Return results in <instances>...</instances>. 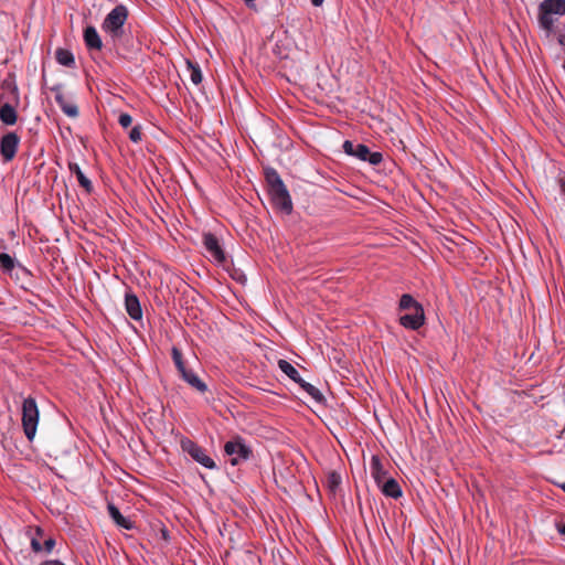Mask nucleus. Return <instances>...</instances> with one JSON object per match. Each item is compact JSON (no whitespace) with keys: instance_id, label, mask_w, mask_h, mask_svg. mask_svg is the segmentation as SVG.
I'll use <instances>...</instances> for the list:
<instances>
[{"instance_id":"f257e3e1","label":"nucleus","mask_w":565,"mask_h":565,"mask_svg":"<svg viewBox=\"0 0 565 565\" xmlns=\"http://www.w3.org/2000/svg\"><path fill=\"white\" fill-rule=\"evenodd\" d=\"M128 14L127 7L118 4L105 17L102 23V30L114 43L118 42L124 35V28Z\"/></svg>"},{"instance_id":"f03ea898","label":"nucleus","mask_w":565,"mask_h":565,"mask_svg":"<svg viewBox=\"0 0 565 565\" xmlns=\"http://www.w3.org/2000/svg\"><path fill=\"white\" fill-rule=\"evenodd\" d=\"M40 412L35 399L31 396L22 403V427L29 441H33L39 424Z\"/></svg>"},{"instance_id":"7ed1b4c3","label":"nucleus","mask_w":565,"mask_h":565,"mask_svg":"<svg viewBox=\"0 0 565 565\" xmlns=\"http://www.w3.org/2000/svg\"><path fill=\"white\" fill-rule=\"evenodd\" d=\"M550 14L564 15L565 0H544L540 3L539 24L547 33H551V21L547 19Z\"/></svg>"},{"instance_id":"20e7f679","label":"nucleus","mask_w":565,"mask_h":565,"mask_svg":"<svg viewBox=\"0 0 565 565\" xmlns=\"http://www.w3.org/2000/svg\"><path fill=\"white\" fill-rule=\"evenodd\" d=\"M342 148L347 154L355 157L362 161H367L373 166L380 164L383 160L381 152H371L369 147L363 143H355L351 140H345Z\"/></svg>"},{"instance_id":"39448f33","label":"nucleus","mask_w":565,"mask_h":565,"mask_svg":"<svg viewBox=\"0 0 565 565\" xmlns=\"http://www.w3.org/2000/svg\"><path fill=\"white\" fill-rule=\"evenodd\" d=\"M224 451L228 457L227 463L233 468L247 459V447L241 438L227 441L224 446Z\"/></svg>"},{"instance_id":"423d86ee","label":"nucleus","mask_w":565,"mask_h":565,"mask_svg":"<svg viewBox=\"0 0 565 565\" xmlns=\"http://www.w3.org/2000/svg\"><path fill=\"white\" fill-rule=\"evenodd\" d=\"M182 449L186 451L195 461L203 467L212 469L215 467L214 460L205 452V450L198 444L190 439L181 441Z\"/></svg>"},{"instance_id":"0eeeda50","label":"nucleus","mask_w":565,"mask_h":565,"mask_svg":"<svg viewBox=\"0 0 565 565\" xmlns=\"http://www.w3.org/2000/svg\"><path fill=\"white\" fill-rule=\"evenodd\" d=\"M17 269L15 278L19 279L20 275L23 276H31V271L20 263H18L11 255L8 253H0V270L4 275H9L10 277H13V271Z\"/></svg>"},{"instance_id":"6e6552de","label":"nucleus","mask_w":565,"mask_h":565,"mask_svg":"<svg viewBox=\"0 0 565 565\" xmlns=\"http://www.w3.org/2000/svg\"><path fill=\"white\" fill-rule=\"evenodd\" d=\"M20 138L15 132H8L0 139V154L4 162L11 161L17 153Z\"/></svg>"},{"instance_id":"1a4fd4ad","label":"nucleus","mask_w":565,"mask_h":565,"mask_svg":"<svg viewBox=\"0 0 565 565\" xmlns=\"http://www.w3.org/2000/svg\"><path fill=\"white\" fill-rule=\"evenodd\" d=\"M271 202L275 207L280 210L285 214H290L292 211V201L289 192L285 185L273 189L269 191Z\"/></svg>"},{"instance_id":"9d476101","label":"nucleus","mask_w":565,"mask_h":565,"mask_svg":"<svg viewBox=\"0 0 565 565\" xmlns=\"http://www.w3.org/2000/svg\"><path fill=\"white\" fill-rule=\"evenodd\" d=\"M203 245L210 258L215 263L222 264L225 260V254L220 245L217 237L212 233L203 235Z\"/></svg>"},{"instance_id":"9b49d317","label":"nucleus","mask_w":565,"mask_h":565,"mask_svg":"<svg viewBox=\"0 0 565 565\" xmlns=\"http://www.w3.org/2000/svg\"><path fill=\"white\" fill-rule=\"evenodd\" d=\"M51 92L54 93L56 104L60 106V108L66 116L72 118L78 116V107L65 97V95L62 92L61 84L52 86Z\"/></svg>"},{"instance_id":"f8f14e48","label":"nucleus","mask_w":565,"mask_h":565,"mask_svg":"<svg viewBox=\"0 0 565 565\" xmlns=\"http://www.w3.org/2000/svg\"><path fill=\"white\" fill-rule=\"evenodd\" d=\"M425 322L423 306H418L415 310L409 311L399 318V323L411 330L419 329Z\"/></svg>"},{"instance_id":"ddd939ff","label":"nucleus","mask_w":565,"mask_h":565,"mask_svg":"<svg viewBox=\"0 0 565 565\" xmlns=\"http://www.w3.org/2000/svg\"><path fill=\"white\" fill-rule=\"evenodd\" d=\"M84 42L88 50L100 51L103 47V41L95 26L88 25L84 29Z\"/></svg>"},{"instance_id":"4468645a","label":"nucleus","mask_w":565,"mask_h":565,"mask_svg":"<svg viewBox=\"0 0 565 565\" xmlns=\"http://www.w3.org/2000/svg\"><path fill=\"white\" fill-rule=\"evenodd\" d=\"M125 308L128 316L134 320H140L142 318V309L139 299L134 294H126L125 296Z\"/></svg>"},{"instance_id":"2eb2a0df","label":"nucleus","mask_w":565,"mask_h":565,"mask_svg":"<svg viewBox=\"0 0 565 565\" xmlns=\"http://www.w3.org/2000/svg\"><path fill=\"white\" fill-rule=\"evenodd\" d=\"M370 469H371V476L373 477V479L377 486H380L384 480L390 478V477H387V472L384 469V466L377 456L372 457Z\"/></svg>"},{"instance_id":"dca6fc26","label":"nucleus","mask_w":565,"mask_h":565,"mask_svg":"<svg viewBox=\"0 0 565 565\" xmlns=\"http://www.w3.org/2000/svg\"><path fill=\"white\" fill-rule=\"evenodd\" d=\"M384 495L398 499L402 497L403 492L401 486L394 478H388L384 480L380 486H377Z\"/></svg>"},{"instance_id":"f3484780","label":"nucleus","mask_w":565,"mask_h":565,"mask_svg":"<svg viewBox=\"0 0 565 565\" xmlns=\"http://www.w3.org/2000/svg\"><path fill=\"white\" fill-rule=\"evenodd\" d=\"M107 510H108L109 516L113 519V521L118 526L126 529V530H130L134 527L132 522L129 519L125 518L115 504L108 503Z\"/></svg>"},{"instance_id":"a211bd4d","label":"nucleus","mask_w":565,"mask_h":565,"mask_svg":"<svg viewBox=\"0 0 565 565\" xmlns=\"http://www.w3.org/2000/svg\"><path fill=\"white\" fill-rule=\"evenodd\" d=\"M181 377L198 392L205 393L207 391L206 384L192 370H186Z\"/></svg>"},{"instance_id":"6ab92c4d","label":"nucleus","mask_w":565,"mask_h":565,"mask_svg":"<svg viewBox=\"0 0 565 565\" xmlns=\"http://www.w3.org/2000/svg\"><path fill=\"white\" fill-rule=\"evenodd\" d=\"M17 119H18V114H17L15 108L12 105L6 103L0 107V120L4 125L12 126L17 122Z\"/></svg>"},{"instance_id":"aec40b11","label":"nucleus","mask_w":565,"mask_h":565,"mask_svg":"<svg viewBox=\"0 0 565 565\" xmlns=\"http://www.w3.org/2000/svg\"><path fill=\"white\" fill-rule=\"evenodd\" d=\"M68 168L70 171L76 175L79 185L87 192H90L93 190L92 181L84 174L79 166L77 163H70Z\"/></svg>"},{"instance_id":"412c9836","label":"nucleus","mask_w":565,"mask_h":565,"mask_svg":"<svg viewBox=\"0 0 565 565\" xmlns=\"http://www.w3.org/2000/svg\"><path fill=\"white\" fill-rule=\"evenodd\" d=\"M278 367L290 380H292L296 383H300L301 377L299 375V372L296 370V367L291 363H289L288 361L281 359V360L278 361Z\"/></svg>"},{"instance_id":"4be33fe9","label":"nucleus","mask_w":565,"mask_h":565,"mask_svg":"<svg viewBox=\"0 0 565 565\" xmlns=\"http://www.w3.org/2000/svg\"><path fill=\"white\" fill-rule=\"evenodd\" d=\"M55 58L57 63L63 66L73 67L75 65L73 53L66 49H57L55 52Z\"/></svg>"},{"instance_id":"5701e85b","label":"nucleus","mask_w":565,"mask_h":565,"mask_svg":"<svg viewBox=\"0 0 565 565\" xmlns=\"http://www.w3.org/2000/svg\"><path fill=\"white\" fill-rule=\"evenodd\" d=\"M55 546V540L52 537H49L44 541V544L42 545L40 541L36 537L31 539V547L33 552L40 553L42 551H45L46 553L52 552V550Z\"/></svg>"},{"instance_id":"b1692460","label":"nucleus","mask_w":565,"mask_h":565,"mask_svg":"<svg viewBox=\"0 0 565 565\" xmlns=\"http://www.w3.org/2000/svg\"><path fill=\"white\" fill-rule=\"evenodd\" d=\"M299 386L309 395L311 396L317 403H322L324 401V397L322 393L312 384L306 382L301 379L300 383H298Z\"/></svg>"},{"instance_id":"393cba45","label":"nucleus","mask_w":565,"mask_h":565,"mask_svg":"<svg viewBox=\"0 0 565 565\" xmlns=\"http://www.w3.org/2000/svg\"><path fill=\"white\" fill-rule=\"evenodd\" d=\"M186 66L190 72V79L194 85L201 84L203 76L200 66L190 60H186Z\"/></svg>"},{"instance_id":"a878e982","label":"nucleus","mask_w":565,"mask_h":565,"mask_svg":"<svg viewBox=\"0 0 565 565\" xmlns=\"http://www.w3.org/2000/svg\"><path fill=\"white\" fill-rule=\"evenodd\" d=\"M266 181L268 183L269 191L285 185L281 178L274 169L266 170Z\"/></svg>"},{"instance_id":"bb28decb","label":"nucleus","mask_w":565,"mask_h":565,"mask_svg":"<svg viewBox=\"0 0 565 565\" xmlns=\"http://www.w3.org/2000/svg\"><path fill=\"white\" fill-rule=\"evenodd\" d=\"M418 306H422L419 302H417L413 296L409 294H404L399 299V309L405 311H413Z\"/></svg>"},{"instance_id":"cd10ccee","label":"nucleus","mask_w":565,"mask_h":565,"mask_svg":"<svg viewBox=\"0 0 565 565\" xmlns=\"http://www.w3.org/2000/svg\"><path fill=\"white\" fill-rule=\"evenodd\" d=\"M328 487L331 491H334L341 483V477L338 472L332 471L328 475Z\"/></svg>"},{"instance_id":"c85d7f7f","label":"nucleus","mask_w":565,"mask_h":565,"mask_svg":"<svg viewBox=\"0 0 565 565\" xmlns=\"http://www.w3.org/2000/svg\"><path fill=\"white\" fill-rule=\"evenodd\" d=\"M118 122L122 128H128L132 122V117L129 114L122 113L118 117Z\"/></svg>"},{"instance_id":"c756f323","label":"nucleus","mask_w":565,"mask_h":565,"mask_svg":"<svg viewBox=\"0 0 565 565\" xmlns=\"http://www.w3.org/2000/svg\"><path fill=\"white\" fill-rule=\"evenodd\" d=\"M129 139L132 142H139L141 140V127L135 126L129 132Z\"/></svg>"},{"instance_id":"7c9ffc66","label":"nucleus","mask_w":565,"mask_h":565,"mask_svg":"<svg viewBox=\"0 0 565 565\" xmlns=\"http://www.w3.org/2000/svg\"><path fill=\"white\" fill-rule=\"evenodd\" d=\"M171 356L174 364L183 360L182 352L177 347L172 348Z\"/></svg>"},{"instance_id":"2f4dec72","label":"nucleus","mask_w":565,"mask_h":565,"mask_svg":"<svg viewBox=\"0 0 565 565\" xmlns=\"http://www.w3.org/2000/svg\"><path fill=\"white\" fill-rule=\"evenodd\" d=\"M259 395H262V390L259 387H255L253 393H249L248 395L249 402H258L260 399Z\"/></svg>"},{"instance_id":"473e14b6","label":"nucleus","mask_w":565,"mask_h":565,"mask_svg":"<svg viewBox=\"0 0 565 565\" xmlns=\"http://www.w3.org/2000/svg\"><path fill=\"white\" fill-rule=\"evenodd\" d=\"M174 365H175L177 370L179 371L180 375H181L182 373H184V372L188 370V369L185 367V363H184V361H183V360H182V361H180V362H178V363H175Z\"/></svg>"},{"instance_id":"72a5a7b5","label":"nucleus","mask_w":565,"mask_h":565,"mask_svg":"<svg viewBox=\"0 0 565 565\" xmlns=\"http://www.w3.org/2000/svg\"><path fill=\"white\" fill-rule=\"evenodd\" d=\"M40 565H65V564H63L62 562H60L57 559H49V561L41 563Z\"/></svg>"},{"instance_id":"f704fd0d","label":"nucleus","mask_w":565,"mask_h":565,"mask_svg":"<svg viewBox=\"0 0 565 565\" xmlns=\"http://www.w3.org/2000/svg\"><path fill=\"white\" fill-rule=\"evenodd\" d=\"M556 17H557V15H554V14H550V17H547V19L551 21V32L553 31V29H554V24H555V22H556V20H557V18H556Z\"/></svg>"},{"instance_id":"c9c22d12","label":"nucleus","mask_w":565,"mask_h":565,"mask_svg":"<svg viewBox=\"0 0 565 565\" xmlns=\"http://www.w3.org/2000/svg\"><path fill=\"white\" fill-rule=\"evenodd\" d=\"M558 43L563 46H565V34H559L558 35Z\"/></svg>"},{"instance_id":"e433bc0d","label":"nucleus","mask_w":565,"mask_h":565,"mask_svg":"<svg viewBox=\"0 0 565 565\" xmlns=\"http://www.w3.org/2000/svg\"><path fill=\"white\" fill-rule=\"evenodd\" d=\"M323 2V0H311V3L315 6V7H319L321 6Z\"/></svg>"},{"instance_id":"4c0bfd02","label":"nucleus","mask_w":565,"mask_h":565,"mask_svg":"<svg viewBox=\"0 0 565 565\" xmlns=\"http://www.w3.org/2000/svg\"><path fill=\"white\" fill-rule=\"evenodd\" d=\"M561 534L565 535V523L558 527Z\"/></svg>"},{"instance_id":"58836bf2","label":"nucleus","mask_w":565,"mask_h":565,"mask_svg":"<svg viewBox=\"0 0 565 565\" xmlns=\"http://www.w3.org/2000/svg\"><path fill=\"white\" fill-rule=\"evenodd\" d=\"M36 534L38 535H41L42 534V530L40 527H36Z\"/></svg>"},{"instance_id":"ea45409f","label":"nucleus","mask_w":565,"mask_h":565,"mask_svg":"<svg viewBox=\"0 0 565 565\" xmlns=\"http://www.w3.org/2000/svg\"><path fill=\"white\" fill-rule=\"evenodd\" d=\"M253 1H254V0H249V10H250L252 8H254V4H252V2H253Z\"/></svg>"},{"instance_id":"a19ab883","label":"nucleus","mask_w":565,"mask_h":565,"mask_svg":"<svg viewBox=\"0 0 565 565\" xmlns=\"http://www.w3.org/2000/svg\"><path fill=\"white\" fill-rule=\"evenodd\" d=\"M241 278L244 279V274L239 275L238 279H241Z\"/></svg>"},{"instance_id":"79ce46f5","label":"nucleus","mask_w":565,"mask_h":565,"mask_svg":"<svg viewBox=\"0 0 565 565\" xmlns=\"http://www.w3.org/2000/svg\"><path fill=\"white\" fill-rule=\"evenodd\" d=\"M562 489H563V490H564V492H565V483H564V484H562Z\"/></svg>"},{"instance_id":"37998d69","label":"nucleus","mask_w":565,"mask_h":565,"mask_svg":"<svg viewBox=\"0 0 565 565\" xmlns=\"http://www.w3.org/2000/svg\"><path fill=\"white\" fill-rule=\"evenodd\" d=\"M564 193H565V189H564Z\"/></svg>"},{"instance_id":"c03bdc74","label":"nucleus","mask_w":565,"mask_h":565,"mask_svg":"<svg viewBox=\"0 0 565 565\" xmlns=\"http://www.w3.org/2000/svg\"><path fill=\"white\" fill-rule=\"evenodd\" d=\"M564 193H565V189H564Z\"/></svg>"}]
</instances>
